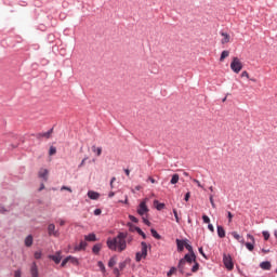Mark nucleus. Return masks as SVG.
Listing matches in <instances>:
<instances>
[{
    "label": "nucleus",
    "mask_w": 277,
    "mask_h": 277,
    "mask_svg": "<svg viewBox=\"0 0 277 277\" xmlns=\"http://www.w3.org/2000/svg\"><path fill=\"white\" fill-rule=\"evenodd\" d=\"M49 259H51V261H54L56 265H60V263H62V253L56 252V254L54 255H49Z\"/></svg>",
    "instance_id": "8"
},
{
    "label": "nucleus",
    "mask_w": 277,
    "mask_h": 277,
    "mask_svg": "<svg viewBox=\"0 0 277 277\" xmlns=\"http://www.w3.org/2000/svg\"><path fill=\"white\" fill-rule=\"evenodd\" d=\"M48 234L53 237H57V230H55V224H50L48 226Z\"/></svg>",
    "instance_id": "10"
},
{
    "label": "nucleus",
    "mask_w": 277,
    "mask_h": 277,
    "mask_svg": "<svg viewBox=\"0 0 277 277\" xmlns=\"http://www.w3.org/2000/svg\"><path fill=\"white\" fill-rule=\"evenodd\" d=\"M247 237H248V239H251V241H254V236L248 234Z\"/></svg>",
    "instance_id": "55"
},
{
    "label": "nucleus",
    "mask_w": 277,
    "mask_h": 277,
    "mask_svg": "<svg viewBox=\"0 0 277 277\" xmlns=\"http://www.w3.org/2000/svg\"><path fill=\"white\" fill-rule=\"evenodd\" d=\"M97 265H98L101 272H105V264H103V262H98Z\"/></svg>",
    "instance_id": "40"
},
{
    "label": "nucleus",
    "mask_w": 277,
    "mask_h": 277,
    "mask_svg": "<svg viewBox=\"0 0 277 277\" xmlns=\"http://www.w3.org/2000/svg\"><path fill=\"white\" fill-rule=\"evenodd\" d=\"M228 55H230V52H229L228 50H224V51L221 53L220 62H224V58H225V57H228Z\"/></svg>",
    "instance_id": "22"
},
{
    "label": "nucleus",
    "mask_w": 277,
    "mask_h": 277,
    "mask_svg": "<svg viewBox=\"0 0 277 277\" xmlns=\"http://www.w3.org/2000/svg\"><path fill=\"white\" fill-rule=\"evenodd\" d=\"M30 276L40 277V271L38 269V264L36 262H32L30 265Z\"/></svg>",
    "instance_id": "6"
},
{
    "label": "nucleus",
    "mask_w": 277,
    "mask_h": 277,
    "mask_svg": "<svg viewBox=\"0 0 277 277\" xmlns=\"http://www.w3.org/2000/svg\"><path fill=\"white\" fill-rule=\"evenodd\" d=\"M68 261H70V256H67L66 259L63 260L61 267H66V263H68Z\"/></svg>",
    "instance_id": "33"
},
{
    "label": "nucleus",
    "mask_w": 277,
    "mask_h": 277,
    "mask_svg": "<svg viewBox=\"0 0 277 277\" xmlns=\"http://www.w3.org/2000/svg\"><path fill=\"white\" fill-rule=\"evenodd\" d=\"M275 237H276V239H277V230H275Z\"/></svg>",
    "instance_id": "64"
},
{
    "label": "nucleus",
    "mask_w": 277,
    "mask_h": 277,
    "mask_svg": "<svg viewBox=\"0 0 277 277\" xmlns=\"http://www.w3.org/2000/svg\"><path fill=\"white\" fill-rule=\"evenodd\" d=\"M114 196H116V193H115V192H110V193L108 194V198H114Z\"/></svg>",
    "instance_id": "54"
},
{
    "label": "nucleus",
    "mask_w": 277,
    "mask_h": 277,
    "mask_svg": "<svg viewBox=\"0 0 277 277\" xmlns=\"http://www.w3.org/2000/svg\"><path fill=\"white\" fill-rule=\"evenodd\" d=\"M101 213H103V211L101 209L94 210V215H101Z\"/></svg>",
    "instance_id": "45"
},
{
    "label": "nucleus",
    "mask_w": 277,
    "mask_h": 277,
    "mask_svg": "<svg viewBox=\"0 0 277 277\" xmlns=\"http://www.w3.org/2000/svg\"><path fill=\"white\" fill-rule=\"evenodd\" d=\"M232 237H234V239H236L237 241H243V239H241V236L238 235L237 232H233Z\"/></svg>",
    "instance_id": "26"
},
{
    "label": "nucleus",
    "mask_w": 277,
    "mask_h": 277,
    "mask_svg": "<svg viewBox=\"0 0 277 277\" xmlns=\"http://www.w3.org/2000/svg\"><path fill=\"white\" fill-rule=\"evenodd\" d=\"M260 267H261V269H265V271H269V269H272V263H269V262H262L261 264H260Z\"/></svg>",
    "instance_id": "18"
},
{
    "label": "nucleus",
    "mask_w": 277,
    "mask_h": 277,
    "mask_svg": "<svg viewBox=\"0 0 277 277\" xmlns=\"http://www.w3.org/2000/svg\"><path fill=\"white\" fill-rule=\"evenodd\" d=\"M124 172H126L127 176H130L131 171L129 169H124Z\"/></svg>",
    "instance_id": "56"
},
{
    "label": "nucleus",
    "mask_w": 277,
    "mask_h": 277,
    "mask_svg": "<svg viewBox=\"0 0 277 277\" xmlns=\"http://www.w3.org/2000/svg\"><path fill=\"white\" fill-rule=\"evenodd\" d=\"M150 233L155 239H161V235H159V233H157L155 229H150Z\"/></svg>",
    "instance_id": "27"
},
{
    "label": "nucleus",
    "mask_w": 277,
    "mask_h": 277,
    "mask_svg": "<svg viewBox=\"0 0 277 277\" xmlns=\"http://www.w3.org/2000/svg\"><path fill=\"white\" fill-rule=\"evenodd\" d=\"M64 224H65L64 221H61V222H60V225H61V226H64Z\"/></svg>",
    "instance_id": "63"
},
{
    "label": "nucleus",
    "mask_w": 277,
    "mask_h": 277,
    "mask_svg": "<svg viewBox=\"0 0 277 277\" xmlns=\"http://www.w3.org/2000/svg\"><path fill=\"white\" fill-rule=\"evenodd\" d=\"M210 203L213 209H215V201L213 200V195H210Z\"/></svg>",
    "instance_id": "41"
},
{
    "label": "nucleus",
    "mask_w": 277,
    "mask_h": 277,
    "mask_svg": "<svg viewBox=\"0 0 277 277\" xmlns=\"http://www.w3.org/2000/svg\"><path fill=\"white\" fill-rule=\"evenodd\" d=\"M148 181H150V183H157V181H155L153 177H149Z\"/></svg>",
    "instance_id": "58"
},
{
    "label": "nucleus",
    "mask_w": 277,
    "mask_h": 277,
    "mask_svg": "<svg viewBox=\"0 0 277 277\" xmlns=\"http://www.w3.org/2000/svg\"><path fill=\"white\" fill-rule=\"evenodd\" d=\"M193 183H196V185H198V187H201V189H202L203 186H202V184H200V181L194 179Z\"/></svg>",
    "instance_id": "42"
},
{
    "label": "nucleus",
    "mask_w": 277,
    "mask_h": 277,
    "mask_svg": "<svg viewBox=\"0 0 277 277\" xmlns=\"http://www.w3.org/2000/svg\"><path fill=\"white\" fill-rule=\"evenodd\" d=\"M227 217H228V222H233V213L232 212H227Z\"/></svg>",
    "instance_id": "44"
},
{
    "label": "nucleus",
    "mask_w": 277,
    "mask_h": 277,
    "mask_svg": "<svg viewBox=\"0 0 277 277\" xmlns=\"http://www.w3.org/2000/svg\"><path fill=\"white\" fill-rule=\"evenodd\" d=\"M138 215H146L148 213V206H146V201H142L137 209Z\"/></svg>",
    "instance_id": "7"
},
{
    "label": "nucleus",
    "mask_w": 277,
    "mask_h": 277,
    "mask_svg": "<svg viewBox=\"0 0 277 277\" xmlns=\"http://www.w3.org/2000/svg\"><path fill=\"white\" fill-rule=\"evenodd\" d=\"M134 229L136 230V233L138 234V235H142L144 232L142 230V228H140V227H134Z\"/></svg>",
    "instance_id": "47"
},
{
    "label": "nucleus",
    "mask_w": 277,
    "mask_h": 277,
    "mask_svg": "<svg viewBox=\"0 0 277 277\" xmlns=\"http://www.w3.org/2000/svg\"><path fill=\"white\" fill-rule=\"evenodd\" d=\"M176 273V267H171V269L168 272L167 276H172V274Z\"/></svg>",
    "instance_id": "36"
},
{
    "label": "nucleus",
    "mask_w": 277,
    "mask_h": 277,
    "mask_svg": "<svg viewBox=\"0 0 277 277\" xmlns=\"http://www.w3.org/2000/svg\"><path fill=\"white\" fill-rule=\"evenodd\" d=\"M34 256L37 261L42 259V251H36Z\"/></svg>",
    "instance_id": "28"
},
{
    "label": "nucleus",
    "mask_w": 277,
    "mask_h": 277,
    "mask_svg": "<svg viewBox=\"0 0 277 277\" xmlns=\"http://www.w3.org/2000/svg\"><path fill=\"white\" fill-rule=\"evenodd\" d=\"M124 267H127V262H121V263L119 264V268H120V269H124Z\"/></svg>",
    "instance_id": "43"
},
{
    "label": "nucleus",
    "mask_w": 277,
    "mask_h": 277,
    "mask_svg": "<svg viewBox=\"0 0 277 277\" xmlns=\"http://www.w3.org/2000/svg\"><path fill=\"white\" fill-rule=\"evenodd\" d=\"M24 243H25L26 248H31V246H34V236L28 235L25 238Z\"/></svg>",
    "instance_id": "13"
},
{
    "label": "nucleus",
    "mask_w": 277,
    "mask_h": 277,
    "mask_svg": "<svg viewBox=\"0 0 277 277\" xmlns=\"http://www.w3.org/2000/svg\"><path fill=\"white\" fill-rule=\"evenodd\" d=\"M100 194L96 193V192H93V190H89L88 192V197L91 199V200H98L100 198Z\"/></svg>",
    "instance_id": "15"
},
{
    "label": "nucleus",
    "mask_w": 277,
    "mask_h": 277,
    "mask_svg": "<svg viewBox=\"0 0 277 277\" xmlns=\"http://www.w3.org/2000/svg\"><path fill=\"white\" fill-rule=\"evenodd\" d=\"M141 237H143V239H146V234L143 232V234H141Z\"/></svg>",
    "instance_id": "60"
},
{
    "label": "nucleus",
    "mask_w": 277,
    "mask_h": 277,
    "mask_svg": "<svg viewBox=\"0 0 277 277\" xmlns=\"http://www.w3.org/2000/svg\"><path fill=\"white\" fill-rule=\"evenodd\" d=\"M129 217H130L131 222L137 223V217H135L133 215H130Z\"/></svg>",
    "instance_id": "48"
},
{
    "label": "nucleus",
    "mask_w": 277,
    "mask_h": 277,
    "mask_svg": "<svg viewBox=\"0 0 277 277\" xmlns=\"http://www.w3.org/2000/svg\"><path fill=\"white\" fill-rule=\"evenodd\" d=\"M88 248V242L85 241H80L79 246L75 247V251L78 252L79 250H85Z\"/></svg>",
    "instance_id": "16"
},
{
    "label": "nucleus",
    "mask_w": 277,
    "mask_h": 277,
    "mask_svg": "<svg viewBox=\"0 0 277 277\" xmlns=\"http://www.w3.org/2000/svg\"><path fill=\"white\" fill-rule=\"evenodd\" d=\"M143 222L144 224H146V226H150V221H148L147 219L143 217Z\"/></svg>",
    "instance_id": "49"
},
{
    "label": "nucleus",
    "mask_w": 277,
    "mask_h": 277,
    "mask_svg": "<svg viewBox=\"0 0 277 277\" xmlns=\"http://www.w3.org/2000/svg\"><path fill=\"white\" fill-rule=\"evenodd\" d=\"M186 243H187V241H185V240L176 239L177 251L183 252V250L185 249Z\"/></svg>",
    "instance_id": "12"
},
{
    "label": "nucleus",
    "mask_w": 277,
    "mask_h": 277,
    "mask_svg": "<svg viewBox=\"0 0 277 277\" xmlns=\"http://www.w3.org/2000/svg\"><path fill=\"white\" fill-rule=\"evenodd\" d=\"M117 263H118V258L113 256L108 262V267H114V265H116Z\"/></svg>",
    "instance_id": "23"
},
{
    "label": "nucleus",
    "mask_w": 277,
    "mask_h": 277,
    "mask_svg": "<svg viewBox=\"0 0 277 277\" xmlns=\"http://www.w3.org/2000/svg\"><path fill=\"white\" fill-rule=\"evenodd\" d=\"M102 248H103V246H102L101 243H97V245L93 246L92 252H93L94 254H98V252H101V249H102Z\"/></svg>",
    "instance_id": "21"
},
{
    "label": "nucleus",
    "mask_w": 277,
    "mask_h": 277,
    "mask_svg": "<svg viewBox=\"0 0 277 277\" xmlns=\"http://www.w3.org/2000/svg\"><path fill=\"white\" fill-rule=\"evenodd\" d=\"M262 235H263L265 241H267V240L269 239V232L264 230V232L262 233Z\"/></svg>",
    "instance_id": "32"
},
{
    "label": "nucleus",
    "mask_w": 277,
    "mask_h": 277,
    "mask_svg": "<svg viewBox=\"0 0 277 277\" xmlns=\"http://www.w3.org/2000/svg\"><path fill=\"white\" fill-rule=\"evenodd\" d=\"M148 256V245L143 241L141 242V251L136 252L135 261L136 263H140L142 259H146Z\"/></svg>",
    "instance_id": "3"
},
{
    "label": "nucleus",
    "mask_w": 277,
    "mask_h": 277,
    "mask_svg": "<svg viewBox=\"0 0 277 277\" xmlns=\"http://www.w3.org/2000/svg\"><path fill=\"white\" fill-rule=\"evenodd\" d=\"M154 205H155L157 211H161L162 209H166V203H159L158 200H155Z\"/></svg>",
    "instance_id": "20"
},
{
    "label": "nucleus",
    "mask_w": 277,
    "mask_h": 277,
    "mask_svg": "<svg viewBox=\"0 0 277 277\" xmlns=\"http://www.w3.org/2000/svg\"><path fill=\"white\" fill-rule=\"evenodd\" d=\"M208 228L211 233H214L215 232V228L213 227V224H209L208 225Z\"/></svg>",
    "instance_id": "46"
},
{
    "label": "nucleus",
    "mask_w": 277,
    "mask_h": 277,
    "mask_svg": "<svg viewBox=\"0 0 277 277\" xmlns=\"http://www.w3.org/2000/svg\"><path fill=\"white\" fill-rule=\"evenodd\" d=\"M246 248L247 250H250V252H252V250H254V245H252L251 242H247Z\"/></svg>",
    "instance_id": "30"
},
{
    "label": "nucleus",
    "mask_w": 277,
    "mask_h": 277,
    "mask_svg": "<svg viewBox=\"0 0 277 277\" xmlns=\"http://www.w3.org/2000/svg\"><path fill=\"white\" fill-rule=\"evenodd\" d=\"M88 158L82 159L81 163L79 164V168L83 167L85 164Z\"/></svg>",
    "instance_id": "52"
},
{
    "label": "nucleus",
    "mask_w": 277,
    "mask_h": 277,
    "mask_svg": "<svg viewBox=\"0 0 277 277\" xmlns=\"http://www.w3.org/2000/svg\"><path fill=\"white\" fill-rule=\"evenodd\" d=\"M84 241H96V234L92 233L84 236Z\"/></svg>",
    "instance_id": "19"
},
{
    "label": "nucleus",
    "mask_w": 277,
    "mask_h": 277,
    "mask_svg": "<svg viewBox=\"0 0 277 277\" xmlns=\"http://www.w3.org/2000/svg\"><path fill=\"white\" fill-rule=\"evenodd\" d=\"M189 198H192V193L188 192L184 197L185 202H189Z\"/></svg>",
    "instance_id": "38"
},
{
    "label": "nucleus",
    "mask_w": 277,
    "mask_h": 277,
    "mask_svg": "<svg viewBox=\"0 0 277 277\" xmlns=\"http://www.w3.org/2000/svg\"><path fill=\"white\" fill-rule=\"evenodd\" d=\"M173 215L175 217V222H177V224L181 222V219H179V212L176 211V209H173Z\"/></svg>",
    "instance_id": "29"
},
{
    "label": "nucleus",
    "mask_w": 277,
    "mask_h": 277,
    "mask_svg": "<svg viewBox=\"0 0 277 277\" xmlns=\"http://www.w3.org/2000/svg\"><path fill=\"white\" fill-rule=\"evenodd\" d=\"M51 135H53V129H50L48 132H42L37 134L38 140H42V137H44L45 140H49V137H51Z\"/></svg>",
    "instance_id": "9"
},
{
    "label": "nucleus",
    "mask_w": 277,
    "mask_h": 277,
    "mask_svg": "<svg viewBox=\"0 0 277 277\" xmlns=\"http://www.w3.org/2000/svg\"><path fill=\"white\" fill-rule=\"evenodd\" d=\"M223 263L229 272L235 268V264L233 263V258H230V254H224L223 255Z\"/></svg>",
    "instance_id": "5"
},
{
    "label": "nucleus",
    "mask_w": 277,
    "mask_h": 277,
    "mask_svg": "<svg viewBox=\"0 0 277 277\" xmlns=\"http://www.w3.org/2000/svg\"><path fill=\"white\" fill-rule=\"evenodd\" d=\"M124 205H128L129 203V197L128 196H126V199H124Z\"/></svg>",
    "instance_id": "57"
},
{
    "label": "nucleus",
    "mask_w": 277,
    "mask_h": 277,
    "mask_svg": "<svg viewBox=\"0 0 277 277\" xmlns=\"http://www.w3.org/2000/svg\"><path fill=\"white\" fill-rule=\"evenodd\" d=\"M199 253H200L205 259H207V255L205 254V251L202 250V248H199Z\"/></svg>",
    "instance_id": "50"
},
{
    "label": "nucleus",
    "mask_w": 277,
    "mask_h": 277,
    "mask_svg": "<svg viewBox=\"0 0 277 277\" xmlns=\"http://www.w3.org/2000/svg\"><path fill=\"white\" fill-rule=\"evenodd\" d=\"M170 183L171 185H176L179 183V174H173Z\"/></svg>",
    "instance_id": "25"
},
{
    "label": "nucleus",
    "mask_w": 277,
    "mask_h": 277,
    "mask_svg": "<svg viewBox=\"0 0 277 277\" xmlns=\"http://www.w3.org/2000/svg\"><path fill=\"white\" fill-rule=\"evenodd\" d=\"M10 210H8V208L0 206V213L4 214L8 213Z\"/></svg>",
    "instance_id": "37"
},
{
    "label": "nucleus",
    "mask_w": 277,
    "mask_h": 277,
    "mask_svg": "<svg viewBox=\"0 0 277 277\" xmlns=\"http://www.w3.org/2000/svg\"><path fill=\"white\" fill-rule=\"evenodd\" d=\"M55 153H57V149L53 146L50 147V150H49V155L53 156L55 155Z\"/></svg>",
    "instance_id": "31"
},
{
    "label": "nucleus",
    "mask_w": 277,
    "mask_h": 277,
    "mask_svg": "<svg viewBox=\"0 0 277 277\" xmlns=\"http://www.w3.org/2000/svg\"><path fill=\"white\" fill-rule=\"evenodd\" d=\"M130 230H131L132 233H135V226H130Z\"/></svg>",
    "instance_id": "59"
},
{
    "label": "nucleus",
    "mask_w": 277,
    "mask_h": 277,
    "mask_svg": "<svg viewBox=\"0 0 277 277\" xmlns=\"http://www.w3.org/2000/svg\"><path fill=\"white\" fill-rule=\"evenodd\" d=\"M115 181H116V177H113V179L110 180V187H111V188H114V183H115Z\"/></svg>",
    "instance_id": "53"
},
{
    "label": "nucleus",
    "mask_w": 277,
    "mask_h": 277,
    "mask_svg": "<svg viewBox=\"0 0 277 277\" xmlns=\"http://www.w3.org/2000/svg\"><path fill=\"white\" fill-rule=\"evenodd\" d=\"M115 274H117V276L119 275L118 268H115Z\"/></svg>",
    "instance_id": "62"
},
{
    "label": "nucleus",
    "mask_w": 277,
    "mask_h": 277,
    "mask_svg": "<svg viewBox=\"0 0 277 277\" xmlns=\"http://www.w3.org/2000/svg\"><path fill=\"white\" fill-rule=\"evenodd\" d=\"M230 68L233 72H235L236 75H239L241 70H243V63H241V60H239V57L235 56L232 60Z\"/></svg>",
    "instance_id": "4"
},
{
    "label": "nucleus",
    "mask_w": 277,
    "mask_h": 277,
    "mask_svg": "<svg viewBox=\"0 0 277 277\" xmlns=\"http://www.w3.org/2000/svg\"><path fill=\"white\" fill-rule=\"evenodd\" d=\"M217 235L221 239H224V237H226V230H224V227L222 226H217Z\"/></svg>",
    "instance_id": "17"
},
{
    "label": "nucleus",
    "mask_w": 277,
    "mask_h": 277,
    "mask_svg": "<svg viewBox=\"0 0 277 277\" xmlns=\"http://www.w3.org/2000/svg\"><path fill=\"white\" fill-rule=\"evenodd\" d=\"M106 243L114 252H124L127 250V233L120 232L117 237L108 238Z\"/></svg>",
    "instance_id": "2"
},
{
    "label": "nucleus",
    "mask_w": 277,
    "mask_h": 277,
    "mask_svg": "<svg viewBox=\"0 0 277 277\" xmlns=\"http://www.w3.org/2000/svg\"><path fill=\"white\" fill-rule=\"evenodd\" d=\"M39 179H43V181H48L49 180V170H47V169L39 170Z\"/></svg>",
    "instance_id": "11"
},
{
    "label": "nucleus",
    "mask_w": 277,
    "mask_h": 277,
    "mask_svg": "<svg viewBox=\"0 0 277 277\" xmlns=\"http://www.w3.org/2000/svg\"><path fill=\"white\" fill-rule=\"evenodd\" d=\"M240 77H246V79H250V74L247 70L242 71Z\"/></svg>",
    "instance_id": "39"
},
{
    "label": "nucleus",
    "mask_w": 277,
    "mask_h": 277,
    "mask_svg": "<svg viewBox=\"0 0 277 277\" xmlns=\"http://www.w3.org/2000/svg\"><path fill=\"white\" fill-rule=\"evenodd\" d=\"M202 220H203L205 224H209V223L211 222V219H209V217L207 216V214H203V215H202Z\"/></svg>",
    "instance_id": "35"
},
{
    "label": "nucleus",
    "mask_w": 277,
    "mask_h": 277,
    "mask_svg": "<svg viewBox=\"0 0 277 277\" xmlns=\"http://www.w3.org/2000/svg\"><path fill=\"white\" fill-rule=\"evenodd\" d=\"M14 276L15 277H21L22 276L21 271H15Z\"/></svg>",
    "instance_id": "51"
},
{
    "label": "nucleus",
    "mask_w": 277,
    "mask_h": 277,
    "mask_svg": "<svg viewBox=\"0 0 277 277\" xmlns=\"http://www.w3.org/2000/svg\"><path fill=\"white\" fill-rule=\"evenodd\" d=\"M70 263L72 264V265H79V260H77L76 258H70Z\"/></svg>",
    "instance_id": "34"
},
{
    "label": "nucleus",
    "mask_w": 277,
    "mask_h": 277,
    "mask_svg": "<svg viewBox=\"0 0 277 277\" xmlns=\"http://www.w3.org/2000/svg\"><path fill=\"white\" fill-rule=\"evenodd\" d=\"M44 189V184H41V187L39 188V192H42Z\"/></svg>",
    "instance_id": "61"
},
{
    "label": "nucleus",
    "mask_w": 277,
    "mask_h": 277,
    "mask_svg": "<svg viewBox=\"0 0 277 277\" xmlns=\"http://www.w3.org/2000/svg\"><path fill=\"white\" fill-rule=\"evenodd\" d=\"M186 250H188V254H186L182 260H180L179 265H177V269H180L181 274H185V265L186 263L188 265H192L193 263L194 266L192 267V272L194 274H196V272H198V269H200V264L198 262H196V253H194V248L192 247V245L187 243L185 245Z\"/></svg>",
    "instance_id": "1"
},
{
    "label": "nucleus",
    "mask_w": 277,
    "mask_h": 277,
    "mask_svg": "<svg viewBox=\"0 0 277 277\" xmlns=\"http://www.w3.org/2000/svg\"><path fill=\"white\" fill-rule=\"evenodd\" d=\"M221 36L223 37V39L221 40L223 44H228V42H230V35H228L227 32H221Z\"/></svg>",
    "instance_id": "14"
},
{
    "label": "nucleus",
    "mask_w": 277,
    "mask_h": 277,
    "mask_svg": "<svg viewBox=\"0 0 277 277\" xmlns=\"http://www.w3.org/2000/svg\"><path fill=\"white\" fill-rule=\"evenodd\" d=\"M92 150L96 153L97 157H101V155L103 154V148L101 147L92 146Z\"/></svg>",
    "instance_id": "24"
}]
</instances>
